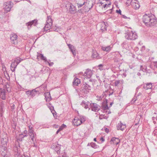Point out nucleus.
Segmentation results:
<instances>
[{"label":"nucleus","instance_id":"nucleus-30","mask_svg":"<svg viewBox=\"0 0 157 157\" xmlns=\"http://www.w3.org/2000/svg\"><path fill=\"white\" fill-rule=\"evenodd\" d=\"M107 103V101H106L104 103L105 104V105L104 104H103L102 105V108L104 110H106L109 109V107H108Z\"/></svg>","mask_w":157,"mask_h":157},{"label":"nucleus","instance_id":"nucleus-29","mask_svg":"<svg viewBox=\"0 0 157 157\" xmlns=\"http://www.w3.org/2000/svg\"><path fill=\"white\" fill-rule=\"evenodd\" d=\"M7 140L6 138L2 139L1 140V144L2 145V146H7Z\"/></svg>","mask_w":157,"mask_h":157},{"label":"nucleus","instance_id":"nucleus-32","mask_svg":"<svg viewBox=\"0 0 157 157\" xmlns=\"http://www.w3.org/2000/svg\"><path fill=\"white\" fill-rule=\"evenodd\" d=\"M90 145L92 147L94 148H97L99 147V146L95 143L93 142L90 143Z\"/></svg>","mask_w":157,"mask_h":157},{"label":"nucleus","instance_id":"nucleus-50","mask_svg":"<svg viewBox=\"0 0 157 157\" xmlns=\"http://www.w3.org/2000/svg\"><path fill=\"white\" fill-rule=\"evenodd\" d=\"M64 126V127H66V125L64 124H63L60 127V128L59 129V130L60 131L62 130L63 129V126Z\"/></svg>","mask_w":157,"mask_h":157},{"label":"nucleus","instance_id":"nucleus-19","mask_svg":"<svg viewBox=\"0 0 157 157\" xmlns=\"http://www.w3.org/2000/svg\"><path fill=\"white\" fill-rule=\"evenodd\" d=\"M112 48V46L109 45L107 46H101V49L104 51L109 52Z\"/></svg>","mask_w":157,"mask_h":157},{"label":"nucleus","instance_id":"nucleus-48","mask_svg":"<svg viewBox=\"0 0 157 157\" xmlns=\"http://www.w3.org/2000/svg\"><path fill=\"white\" fill-rule=\"evenodd\" d=\"M109 3H108V4H105V5L103 6V7H104V8H105L106 7H107V6H109L110 5H111V3L110 2H109Z\"/></svg>","mask_w":157,"mask_h":157},{"label":"nucleus","instance_id":"nucleus-56","mask_svg":"<svg viewBox=\"0 0 157 157\" xmlns=\"http://www.w3.org/2000/svg\"><path fill=\"white\" fill-rule=\"evenodd\" d=\"M26 94L27 95H30L31 93V91H26Z\"/></svg>","mask_w":157,"mask_h":157},{"label":"nucleus","instance_id":"nucleus-42","mask_svg":"<svg viewBox=\"0 0 157 157\" xmlns=\"http://www.w3.org/2000/svg\"><path fill=\"white\" fill-rule=\"evenodd\" d=\"M79 118L80 120H81V121H82V123L84 122L85 121V118L84 117H83L82 116H79Z\"/></svg>","mask_w":157,"mask_h":157},{"label":"nucleus","instance_id":"nucleus-22","mask_svg":"<svg viewBox=\"0 0 157 157\" xmlns=\"http://www.w3.org/2000/svg\"><path fill=\"white\" fill-rule=\"evenodd\" d=\"M37 24V21L36 20H33L31 21H30L27 23H26V25L28 26V28H29V26L31 27L32 25L34 24L35 26Z\"/></svg>","mask_w":157,"mask_h":157},{"label":"nucleus","instance_id":"nucleus-4","mask_svg":"<svg viewBox=\"0 0 157 157\" xmlns=\"http://www.w3.org/2000/svg\"><path fill=\"white\" fill-rule=\"evenodd\" d=\"M81 89L82 92L86 94L89 92L91 87L89 84L85 82L82 85Z\"/></svg>","mask_w":157,"mask_h":157},{"label":"nucleus","instance_id":"nucleus-7","mask_svg":"<svg viewBox=\"0 0 157 157\" xmlns=\"http://www.w3.org/2000/svg\"><path fill=\"white\" fill-rule=\"evenodd\" d=\"M80 74L83 75V76L86 78H90L92 76L93 73L92 71L91 70L87 69L86 70V71L83 74L82 72H80Z\"/></svg>","mask_w":157,"mask_h":157},{"label":"nucleus","instance_id":"nucleus-5","mask_svg":"<svg viewBox=\"0 0 157 157\" xmlns=\"http://www.w3.org/2000/svg\"><path fill=\"white\" fill-rule=\"evenodd\" d=\"M46 23L43 29L44 31L46 32L50 29L52 25V19L50 17H48V20L46 21Z\"/></svg>","mask_w":157,"mask_h":157},{"label":"nucleus","instance_id":"nucleus-38","mask_svg":"<svg viewBox=\"0 0 157 157\" xmlns=\"http://www.w3.org/2000/svg\"><path fill=\"white\" fill-rule=\"evenodd\" d=\"M35 135H36V134H31L29 135L33 142H34V141H36V140L35 139Z\"/></svg>","mask_w":157,"mask_h":157},{"label":"nucleus","instance_id":"nucleus-61","mask_svg":"<svg viewBox=\"0 0 157 157\" xmlns=\"http://www.w3.org/2000/svg\"><path fill=\"white\" fill-rule=\"evenodd\" d=\"M67 157L66 156V155L65 154H63L62 156V157Z\"/></svg>","mask_w":157,"mask_h":157},{"label":"nucleus","instance_id":"nucleus-3","mask_svg":"<svg viewBox=\"0 0 157 157\" xmlns=\"http://www.w3.org/2000/svg\"><path fill=\"white\" fill-rule=\"evenodd\" d=\"M137 36L135 32L132 31L127 32L125 34V37L127 40H134L137 38Z\"/></svg>","mask_w":157,"mask_h":157},{"label":"nucleus","instance_id":"nucleus-33","mask_svg":"<svg viewBox=\"0 0 157 157\" xmlns=\"http://www.w3.org/2000/svg\"><path fill=\"white\" fill-rule=\"evenodd\" d=\"M37 91L35 89H33L31 91V93L30 95L33 97L36 94V93L37 92Z\"/></svg>","mask_w":157,"mask_h":157},{"label":"nucleus","instance_id":"nucleus-59","mask_svg":"<svg viewBox=\"0 0 157 157\" xmlns=\"http://www.w3.org/2000/svg\"><path fill=\"white\" fill-rule=\"evenodd\" d=\"M100 140H101L102 142H101L102 143L105 141V139L103 138V137H101L100 138Z\"/></svg>","mask_w":157,"mask_h":157},{"label":"nucleus","instance_id":"nucleus-21","mask_svg":"<svg viewBox=\"0 0 157 157\" xmlns=\"http://www.w3.org/2000/svg\"><path fill=\"white\" fill-rule=\"evenodd\" d=\"M75 125L76 126L80 125L82 123V121L80 120L79 117H75L74 119Z\"/></svg>","mask_w":157,"mask_h":157},{"label":"nucleus","instance_id":"nucleus-13","mask_svg":"<svg viewBox=\"0 0 157 157\" xmlns=\"http://www.w3.org/2000/svg\"><path fill=\"white\" fill-rule=\"evenodd\" d=\"M80 83V79L76 77H75L73 81L72 82V85L74 86H78Z\"/></svg>","mask_w":157,"mask_h":157},{"label":"nucleus","instance_id":"nucleus-53","mask_svg":"<svg viewBox=\"0 0 157 157\" xmlns=\"http://www.w3.org/2000/svg\"><path fill=\"white\" fill-rule=\"evenodd\" d=\"M153 63L154 66L157 68V61L154 62Z\"/></svg>","mask_w":157,"mask_h":157},{"label":"nucleus","instance_id":"nucleus-60","mask_svg":"<svg viewBox=\"0 0 157 157\" xmlns=\"http://www.w3.org/2000/svg\"><path fill=\"white\" fill-rule=\"evenodd\" d=\"M33 147H37V145H36L35 144V141H34V142H33Z\"/></svg>","mask_w":157,"mask_h":157},{"label":"nucleus","instance_id":"nucleus-28","mask_svg":"<svg viewBox=\"0 0 157 157\" xmlns=\"http://www.w3.org/2000/svg\"><path fill=\"white\" fill-rule=\"evenodd\" d=\"M37 57H40L41 59L44 60V62H46L47 61V59L46 57L44 56L42 54H40L38 52L37 53Z\"/></svg>","mask_w":157,"mask_h":157},{"label":"nucleus","instance_id":"nucleus-54","mask_svg":"<svg viewBox=\"0 0 157 157\" xmlns=\"http://www.w3.org/2000/svg\"><path fill=\"white\" fill-rule=\"evenodd\" d=\"M122 17L123 18H124V19H130L129 17H127L125 15H122Z\"/></svg>","mask_w":157,"mask_h":157},{"label":"nucleus","instance_id":"nucleus-45","mask_svg":"<svg viewBox=\"0 0 157 157\" xmlns=\"http://www.w3.org/2000/svg\"><path fill=\"white\" fill-rule=\"evenodd\" d=\"M120 80H116L114 82V85L115 86H117L120 83Z\"/></svg>","mask_w":157,"mask_h":157},{"label":"nucleus","instance_id":"nucleus-17","mask_svg":"<svg viewBox=\"0 0 157 157\" xmlns=\"http://www.w3.org/2000/svg\"><path fill=\"white\" fill-rule=\"evenodd\" d=\"M92 57L93 58H95L97 59H99L100 58L99 55L97 51L94 50L92 51Z\"/></svg>","mask_w":157,"mask_h":157},{"label":"nucleus","instance_id":"nucleus-39","mask_svg":"<svg viewBox=\"0 0 157 157\" xmlns=\"http://www.w3.org/2000/svg\"><path fill=\"white\" fill-rule=\"evenodd\" d=\"M29 135L31 134H34V131L32 129H31L30 127L29 128Z\"/></svg>","mask_w":157,"mask_h":157},{"label":"nucleus","instance_id":"nucleus-10","mask_svg":"<svg viewBox=\"0 0 157 157\" xmlns=\"http://www.w3.org/2000/svg\"><path fill=\"white\" fill-rule=\"evenodd\" d=\"M61 146V145L59 144H54L52 145L51 148L54 149L55 151L57 152V154H60V147Z\"/></svg>","mask_w":157,"mask_h":157},{"label":"nucleus","instance_id":"nucleus-41","mask_svg":"<svg viewBox=\"0 0 157 157\" xmlns=\"http://www.w3.org/2000/svg\"><path fill=\"white\" fill-rule=\"evenodd\" d=\"M20 59H21L20 58L17 59L16 60H15L14 62H15L16 64H17V65L21 61Z\"/></svg>","mask_w":157,"mask_h":157},{"label":"nucleus","instance_id":"nucleus-44","mask_svg":"<svg viewBox=\"0 0 157 157\" xmlns=\"http://www.w3.org/2000/svg\"><path fill=\"white\" fill-rule=\"evenodd\" d=\"M103 65L102 64H100L98 66V69L100 70H103Z\"/></svg>","mask_w":157,"mask_h":157},{"label":"nucleus","instance_id":"nucleus-49","mask_svg":"<svg viewBox=\"0 0 157 157\" xmlns=\"http://www.w3.org/2000/svg\"><path fill=\"white\" fill-rule=\"evenodd\" d=\"M64 126V127H66V125L64 124H63L60 127V128L59 129V130L60 131L62 130L63 129V126Z\"/></svg>","mask_w":157,"mask_h":157},{"label":"nucleus","instance_id":"nucleus-27","mask_svg":"<svg viewBox=\"0 0 157 157\" xmlns=\"http://www.w3.org/2000/svg\"><path fill=\"white\" fill-rule=\"evenodd\" d=\"M17 66V64H16L15 62H12L11 65V70L12 72H14L15 71V69Z\"/></svg>","mask_w":157,"mask_h":157},{"label":"nucleus","instance_id":"nucleus-8","mask_svg":"<svg viewBox=\"0 0 157 157\" xmlns=\"http://www.w3.org/2000/svg\"><path fill=\"white\" fill-rule=\"evenodd\" d=\"M130 5L135 9H138L140 7L139 2L137 0H132L130 1Z\"/></svg>","mask_w":157,"mask_h":157},{"label":"nucleus","instance_id":"nucleus-52","mask_svg":"<svg viewBox=\"0 0 157 157\" xmlns=\"http://www.w3.org/2000/svg\"><path fill=\"white\" fill-rule=\"evenodd\" d=\"M127 1L125 2V4L127 5L128 6H129L130 4V2H129L128 0H127Z\"/></svg>","mask_w":157,"mask_h":157},{"label":"nucleus","instance_id":"nucleus-14","mask_svg":"<svg viewBox=\"0 0 157 157\" xmlns=\"http://www.w3.org/2000/svg\"><path fill=\"white\" fill-rule=\"evenodd\" d=\"M70 5L69 11L72 14H74L75 12L76 7L71 3H70L68 4Z\"/></svg>","mask_w":157,"mask_h":157},{"label":"nucleus","instance_id":"nucleus-20","mask_svg":"<svg viewBox=\"0 0 157 157\" xmlns=\"http://www.w3.org/2000/svg\"><path fill=\"white\" fill-rule=\"evenodd\" d=\"M107 23L102 22L101 24V29L102 32L106 30V27L108 25Z\"/></svg>","mask_w":157,"mask_h":157},{"label":"nucleus","instance_id":"nucleus-23","mask_svg":"<svg viewBox=\"0 0 157 157\" xmlns=\"http://www.w3.org/2000/svg\"><path fill=\"white\" fill-rule=\"evenodd\" d=\"M19 146H14L13 147V150L15 152L14 155L18 156L20 154V151L18 149L19 148Z\"/></svg>","mask_w":157,"mask_h":157},{"label":"nucleus","instance_id":"nucleus-1","mask_svg":"<svg viewBox=\"0 0 157 157\" xmlns=\"http://www.w3.org/2000/svg\"><path fill=\"white\" fill-rule=\"evenodd\" d=\"M143 22L147 26H153L157 24V19L151 14H145L143 18Z\"/></svg>","mask_w":157,"mask_h":157},{"label":"nucleus","instance_id":"nucleus-62","mask_svg":"<svg viewBox=\"0 0 157 157\" xmlns=\"http://www.w3.org/2000/svg\"><path fill=\"white\" fill-rule=\"evenodd\" d=\"M51 106H52V105L50 103L48 105V107L49 108V107H51Z\"/></svg>","mask_w":157,"mask_h":157},{"label":"nucleus","instance_id":"nucleus-47","mask_svg":"<svg viewBox=\"0 0 157 157\" xmlns=\"http://www.w3.org/2000/svg\"><path fill=\"white\" fill-rule=\"evenodd\" d=\"M85 2H84L83 4H80L79 3H77V5L78 8L81 7H82L85 4Z\"/></svg>","mask_w":157,"mask_h":157},{"label":"nucleus","instance_id":"nucleus-55","mask_svg":"<svg viewBox=\"0 0 157 157\" xmlns=\"http://www.w3.org/2000/svg\"><path fill=\"white\" fill-rule=\"evenodd\" d=\"M46 62H47L48 63L49 65L50 66H52L53 64V62H51L50 63L47 60Z\"/></svg>","mask_w":157,"mask_h":157},{"label":"nucleus","instance_id":"nucleus-9","mask_svg":"<svg viewBox=\"0 0 157 157\" xmlns=\"http://www.w3.org/2000/svg\"><path fill=\"white\" fill-rule=\"evenodd\" d=\"M17 36L15 33H13L10 35V38L12 44L16 45L17 43Z\"/></svg>","mask_w":157,"mask_h":157},{"label":"nucleus","instance_id":"nucleus-58","mask_svg":"<svg viewBox=\"0 0 157 157\" xmlns=\"http://www.w3.org/2000/svg\"><path fill=\"white\" fill-rule=\"evenodd\" d=\"M29 156L26 155H22L20 156L19 157H29Z\"/></svg>","mask_w":157,"mask_h":157},{"label":"nucleus","instance_id":"nucleus-63","mask_svg":"<svg viewBox=\"0 0 157 157\" xmlns=\"http://www.w3.org/2000/svg\"><path fill=\"white\" fill-rule=\"evenodd\" d=\"M155 118H156L155 117H152V120L153 121H154L155 120Z\"/></svg>","mask_w":157,"mask_h":157},{"label":"nucleus","instance_id":"nucleus-25","mask_svg":"<svg viewBox=\"0 0 157 157\" xmlns=\"http://www.w3.org/2000/svg\"><path fill=\"white\" fill-rule=\"evenodd\" d=\"M111 141L113 142V144L117 145L120 143V140L118 138L113 137L111 139Z\"/></svg>","mask_w":157,"mask_h":157},{"label":"nucleus","instance_id":"nucleus-57","mask_svg":"<svg viewBox=\"0 0 157 157\" xmlns=\"http://www.w3.org/2000/svg\"><path fill=\"white\" fill-rule=\"evenodd\" d=\"M116 12L119 14H121V11L120 10H117Z\"/></svg>","mask_w":157,"mask_h":157},{"label":"nucleus","instance_id":"nucleus-34","mask_svg":"<svg viewBox=\"0 0 157 157\" xmlns=\"http://www.w3.org/2000/svg\"><path fill=\"white\" fill-rule=\"evenodd\" d=\"M7 148L5 146H0V153L3 151L6 150Z\"/></svg>","mask_w":157,"mask_h":157},{"label":"nucleus","instance_id":"nucleus-16","mask_svg":"<svg viewBox=\"0 0 157 157\" xmlns=\"http://www.w3.org/2000/svg\"><path fill=\"white\" fill-rule=\"evenodd\" d=\"M67 45L70 49L71 51L72 52L74 56H75L76 55V51L74 46L71 44H68Z\"/></svg>","mask_w":157,"mask_h":157},{"label":"nucleus","instance_id":"nucleus-43","mask_svg":"<svg viewBox=\"0 0 157 157\" xmlns=\"http://www.w3.org/2000/svg\"><path fill=\"white\" fill-rule=\"evenodd\" d=\"M137 97L135 96L132 100L131 102L132 103H134V102L137 100Z\"/></svg>","mask_w":157,"mask_h":157},{"label":"nucleus","instance_id":"nucleus-15","mask_svg":"<svg viewBox=\"0 0 157 157\" xmlns=\"http://www.w3.org/2000/svg\"><path fill=\"white\" fill-rule=\"evenodd\" d=\"M67 45L70 49L71 51L72 52L74 56H75L76 55V51L74 46L71 44H68Z\"/></svg>","mask_w":157,"mask_h":157},{"label":"nucleus","instance_id":"nucleus-37","mask_svg":"<svg viewBox=\"0 0 157 157\" xmlns=\"http://www.w3.org/2000/svg\"><path fill=\"white\" fill-rule=\"evenodd\" d=\"M107 118L108 117L105 116V115H100L99 117V118L101 120L103 119H107Z\"/></svg>","mask_w":157,"mask_h":157},{"label":"nucleus","instance_id":"nucleus-24","mask_svg":"<svg viewBox=\"0 0 157 157\" xmlns=\"http://www.w3.org/2000/svg\"><path fill=\"white\" fill-rule=\"evenodd\" d=\"M46 100L47 102L49 101L52 99V98L50 96V93L49 92H46L44 93Z\"/></svg>","mask_w":157,"mask_h":157},{"label":"nucleus","instance_id":"nucleus-46","mask_svg":"<svg viewBox=\"0 0 157 157\" xmlns=\"http://www.w3.org/2000/svg\"><path fill=\"white\" fill-rule=\"evenodd\" d=\"M53 30H54V31L58 32V31L59 30V27H56V26L55 27L53 28Z\"/></svg>","mask_w":157,"mask_h":157},{"label":"nucleus","instance_id":"nucleus-36","mask_svg":"<svg viewBox=\"0 0 157 157\" xmlns=\"http://www.w3.org/2000/svg\"><path fill=\"white\" fill-rule=\"evenodd\" d=\"M5 88L6 89V90L8 92H10L11 91L10 88V85L8 84L7 83L5 85Z\"/></svg>","mask_w":157,"mask_h":157},{"label":"nucleus","instance_id":"nucleus-35","mask_svg":"<svg viewBox=\"0 0 157 157\" xmlns=\"http://www.w3.org/2000/svg\"><path fill=\"white\" fill-rule=\"evenodd\" d=\"M112 55L114 56H115V57L116 58L120 56V54L118 52H112Z\"/></svg>","mask_w":157,"mask_h":157},{"label":"nucleus","instance_id":"nucleus-26","mask_svg":"<svg viewBox=\"0 0 157 157\" xmlns=\"http://www.w3.org/2000/svg\"><path fill=\"white\" fill-rule=\"evenodd\" d=\"M152 87V83H149L145 84L144 85L143 88L146 90L148 89H151Z\"/></svg>","mask_w":157,"mask_h":157},{"label":"nucleus","instance_id":"nucleus-6","mask_svg":"<svg viewBox=\"0 0 157 157\" xmlns=\"http://www.w3.org/2000/svg\"><path fill=\"white\" fill-rule=\"evenodd\" d=\"M13 3L11 1L9 2H5L4 3V10L6 13L10 11L11 9L13 7Z\"/></svg>","mask_w":157,"mask_h":157},{"label":"nucleus","instance_id":"nucleus-2","mask_svg":"<svg viewBox=\"0 0 157 157\" xmlns=\"http://www.w3.org/2000/svg\"><path fill=\"white\" fill-rule=\"evenodd\" d=\"M81 105L84 108L87 109L90 107L91 110L94 112L98 111L100 109V107L96 103H90L88 101H83L81 103Z\"/></svg>","mask_w":157,"mask_h":157},{"label":"nucleus","instance_id":"nucleus-12","mask_svg":"<svg viewBox=\"0 0 157 157\" xmlns=\"http://www.w3.org/2000/svg\"><path fill=\"white\" fill-rule=\"evenodd\" d=\"M117 127L118 130H120L122 131H123L124 129L126 128V126L125 124H123L121 121H120L117 124Z\"/></svg>","mask_w":157,"mask_h":157},{"label":"nucleus","instance_id":"nucleus-51","mask_svg":"<svg viewBox=\"0 0 157 157\" xmlns=\"http://www.w3.org/2000/svg\"><path fill=\"white\" fill-rule=\"evenodd\" d=\"M105 131L107 133H108L109 132V129L107 128L104 127Z\"/></svg>","mask_w":157,"mask_h":157},{"label":"nucleus","instance_id":"nucleus-40","mask_svg":"<svg viewBox=\"0 0 157 157\" xmlns=\"http://www.w3.org/2000/svg\"><path fill=\"white\" fill-rule=\"evenodd\" d=\"M49 109L51 111V112L54 115V112H56L54 110V107L52 106H51L50 107H49Z\"/></svg>","mask_w":157,"mask_h":157},{"label":"nucleus","instance_id":"nucleus-31","mask_svg":"<svg viewBox=\"0 0 157 157\" xmlns=\"http://www.w3.org/2000/svg\"><path fill=\"white\" fill-rule=\"evenodd\" d=\"M7 150H6L0 152V154L3 157H7Z\"/></svg>","mask_w":157,"mask_h":157},{"label":"nucleus","instance_id":"nucleus-11","mask_svg":"<svg viewBox=\"0 0 157 157\" xmlns=\"http://www.w3.org/2000/svg\"><path fill=\"white\" fill-rule=\"evenodd\" d=\"M121 46L122 48H125L127 50H129L132 47L130 45V43L127 40L125 41L122 44Z\"/></svg>","mask_w":157,"mask_h":157},{"label":"nucleus","instance_id":"nucleus-18","mask_svg":"<svg viewBox=\"0 0 157 157\" xmlns=\"http://www.w3.org/2000/svg\"><path fill=\"white\" fill-rule=\"evenodd\" d=\"M6 94L4 89L0 88V96L1 98L3 100H5L6 99Z\"/></svg>","mask_w":157,"mask_h":157},{"label":"nucleus","instance_id":"nucleus-64","mask_svg":"<svg viewBox=\"0 0 157 157\" xmlns=\"http://www.w3.org/2000/svg\"><path fill=\"white\" fill-rule=\"evenodd\" d=\"M60 131L58 129L56 132V134H58Z\"/></svg>","mask_w":157,"mask_h":157}]
</instances>
